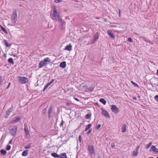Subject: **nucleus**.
<instances>
[{
	"mask_svg": "<svg viewBox=\"0 0 158 158\" xmlns=\"http://www.w3.org/2000/svg\"><path fill=\"white\" fill-rule=\"evenodd\" d=\"M51 61L50 59L48 57H47L43 60H41L39 63L38 67L39 69L43 67L48 64V62Z\"/></svg>",
	"mask_w": 158,
	"mask_h": 158,
	"instance_id": "f257e3e1",
	"label": "nucleus"
},
{
	"mask_svg": "<svg viewBox=\"0 0 158 158\" xmlns=\"http://www.w3.org/2000/svg\"><path fill=\"white\" fill-rule=\"evenodd\" d=\"M17 128L16 125H13L9 127V132L12 136H16Z\"/></svg>",
	"mask_w": 158,
	"mask_h": 158,
	"instance_id": "f03ea898",
	"label": "nucleus"
},
{
	"mask_svg": "<svg viewBox=\"0 0 158 158\" xmlns=\"http://www.w3.org/2000/svg\"><path fill=\"white\" fill-rule=\"evenodd\" d=\"M17 15L16 11H14L11 17L12 23L13 24V25H12L14 26L16 22L17 21Z\"/></svg>",
	"mask_w": 158,
	"mask_h": 158,
	"instance_id": "7ed1b4c3",
	"label": "nucleus"
},
{
	"mask_svg": "<svg viewBox=\"0 0 158 158\" xmlns=\"http://www.w3.org/2000/svg\"><path fill=\"white\" fill-rule=\"evenodd\" d=\"M52 16L54 18V19L56 20H58L59 21L60 19H61L59 13H58L57 10L56 9L54 10Z\"/></svg>",
	"mask_w": 158,
	"mask_h": 158,
	"instance_id": "20e7f679",
	"label": "nucleus"
},
{
	"mask_svg": "<svg viewBox=\"0 0 158 158\" xmlns=\"http://www.w3.org/2000/svg\"><path fill=\"white\" fill-rule=\"evenodd\" d=\"M18 80L21 84H25L28 81L27 78L24 77H18Z\"/></svg>",
	"mask_w": 158,
	"mask_h": 158,
	"instance_id": "39448f33",
	"label": "nucleus"
},
{
	"mask_svg": "<svg viewBox=\"0 0 158 158\" xmlns=\"http://www.w3.org/2000/svg\"><path fill=\"white\" fill-rule=\"evenodd\" d=\"M59 22L60 23V28L61 30H63L65 28V25L66 24L65 22H63L62 19H60L59 21Z\"/></svg>",
	"mask_w": 158,
	"mask_h": 158,
	"instance_id": "423d86ee",
	"label": "nucleus"
},
{
	"mask_svg": "<svg viewBox=\"0 0 158 158\" xmlns=\"http://www.w3.org/2000/svg\"><path fill=\"white\" fill-rule=\"evenodd\" d=\"M102 114L103 115L107 118H109L110 117L109 114L107 111L104 109H102Z\"/></svg>",
	"mask_w": 158,
	"mask_h": 158,
	"instance_id": "0eeeda50",
	"label": "nucleus"
},
{
	"mask_svg": "<svg viewBox=\"0 0 158 158\" xmlns=\"http://www.w3.org/2000/svg\"><path fill=\"white\" fill-rule=\"evenodd\" d=\"M111 110L113 112L117 114L118 112V109L115 105H112L111 106Z\"/></svg>",
	"mask_w": 158,
	"mask_h": 158,
	"instance_id": "6e6552de",
	"label": "nucleus"
},
{
	"mask_svg": "<svg viewBox=\"0 0 158 158\" xmlns=\"http://www.w3.org/2000/svg\"><path fill=\"white\" fill-rule=\"evenodd\" d=\"M13 107L12 106H11L8 110L6 111V114L5 116V118H7L10 113L12 112L13 110Z\"/></svg>",
	"mask_w": 158,
	"mask_h": 158,
	"instance_id": "1a4fd4ad",
	"label": "nucleus"
},
{
	"mask_svg": "<svg viewBox=\"0 0 158 158\" xmlns=\"http://www.w3.org/2000/svg\"><path fill=\"white\" fill-rule=\"evenodd\" d=\"M139 148V146H137L136 148L134 150L132 156H136L138 155V152Z\"/></svg>",
	"mask_w": 158,
	"mask_h": 158,
	"instance_id": "9d476101",
	"label": "nucleus"
},
{
	"mask_svg": "<svg viewBox=\"0 0 158 158\" xmlns=\"http://www.w3.org/2000/svg\"><path fill=\"white\" fill-rule=\"evenodd\" d=\"M88 149L91 154H93L94 152V147L93 145H89Z\"/></svg>",
	"mask_w": 158,
	"mask_h": 158,
	"instance_id": "9b49d317",
	"label": "nucleus"
},
{
	"mask_svg": "<svg viewBox=\"0 0 158 158\" xmlns=\"http://www.w3.org/2000/svg\"><path fill=\"white\" fill-rule=\"evenodd\" d=\"M54 80L52 79L50 82H48L47 83L46 85L44 87L43 91H45L48 88V87L54 81Z\"/></svg>",
	"mask_w": 158,
	"mask_h": 158,
	"instance_id": "f8f14e48",
	"label": "nucleus"
},
{
	"mask_svg": "<svg viewBox=\"0 0 158 158\" xmlns=\"http://www.w3.org/2000/svg\"><path fill=\"white\" fill-rule=\"evenodd\" d=\"M52 112V106H51L48 110V117L49 118H50L51 117V114Z\"/></svg>",
	"mask_w": 158,
	"mask_h": 158,
	"instance_id": "ddd939ff",
	"label": "nucleus"
},
{
	"mask_svg": "<svg viewBox=\"0 0 158 158\" xmlns=\"http://www.w3.org/2000/svg\"><path fill=\"white\" fill-rule=\"evenodd\" d=\"M107 33L112 38H115L114 36L112 30H108L107 31Z\"/></svg>",
	"mask_w": 158,
	"mask_h": 158,
	"instance_id": "4468645a",
	"label": "nucleus"
},
{
	"mask_svg": "<svg viewBox=\"0 0 158 158\" xmlns=\"http://www.w3.org/2000/svg\"><path fill=\"white\" fill-rule=\"evenodd\" d=\"M151 149L153 152L158 153V149L154 146H152L151 148Z\"/></svg>",
	"mask_w": 158,
	"mask_h": 158,
	"instance_id": "2eb2a0df",
	"label": "nucleus"
},
{
	"mask_svg": "<svg viewBox=\"0 0 158 158\" xmlns=\"http://www.w3.org/2000/svg\"><path fill=\"white\" fill-rule=\"evenodd\" d=\"M66 66V62L65 61H63L61 62L59 65V66L62 68H64Z\"/></svg>",
	"mask_w": 158,
	"mask_h": 158,
	"instance_id": "dca6fc26",
	"label": "nucleus"
},
{
	"mask_svg": "<svg viewBox=\"0 0 158 158\" xmlns=\"http://www.w3.org/2000/svg\"><path fill=\"white\" fill-rule=\"evenodd\" d=\"M127 127L126 124H123L121 128V131L122 132L124 133L126 131V127Z\"/></svg>",
	"mask_w": 158,
	"mask_h": 158,
	"instance_id": "f3484780",
	"label": "nucleus"
},
{
	"mask_svg": "<svg viewBox=\"0 0 158 158\" xmlns=\"http://www.w3.org/2000/svg\"><path fill=\"white\" fill-rule=\"evenodd\" d=\"M99 38V34L98 32L96 33L94 36V43L97 41Z\"/></svg>",
	"mask_w": 158,
	"mask_h": 158,
	"instance_id": "a211bd4d",
	"label": "nucleus"
},
{
	"mask_svg": "<svg viewBox=\"0 0 158 158\" xmlns=\"http://www.w3.org/2000/svg\"><path fill=\"white\" fill-rule=\"evenodd\" d=\"M59 158H67L65 153H63L59 155Z\"/></svg>",
	"mask_w": 158,
	"mask_h": 158,
	"instance_id": "6ab92c4d",
	"label": "nucleus"
},
{
	"mask_svg": "<svg viewBox=\"0 0 158 158\" xmlns=\"http://www.w3.org/2000/svg\"><path fill=\"white\" fill-rule=\"evenodd\" d=\"M72 46L70 44L69 45H67L64 50L70 51L72 50Z\"/></svg>",
	"mask_w": 158,
	"mask_h": 158,
	"instance_id": "aec40b11",
	"label": "nucleus"
},
{
	"mask_svg": "<svg viewBox=\"0 0 158 158\" xmlns=\"http://www.w3.org/2000/svg\"><path fill=\"white\" fill-rule=\"evenodd\" d=\"M25 136L26 138L28 139L30 138V133L28 131H25Z\"/></svg>",
	"mask_w": 158,
	"mask_h": 158,
	"instance_id": "412c9836",
	"label": "nucleus"
},
{
	"mask_svg": "<svg viewBox=\"0 0 158 158\" xmlns=\"http://www.w3.org/2000/svg\"><path fill=\"white\" fill-rule=\"evenodd\" d=\"M4 41L6 47H10L11 46V44H9L6 40H4Z\"/></svg>",
	"mask_w": 158,
	"mask_h": 158,
	"instance_id": "4be33fe9",
	"label": "nucleus"
},
{
	"mask_svg": "<svg viewBox=\"0 0 158 158\" xmlns=\"http://www.w3.org/2000/svg\"><path fill=\"white\" fill-rule=\"evenodd\" d=\"M28 151L27 150L24 151L22 153V155L24 156H27L28 154Z\"/></svg>",
	"mask_w": 158,
	"mask_h": 158,
	"instance_id": "5701e85b",
	"label": "nucleus"
},
{
	"mask_svg": "<svg viewBox=\"0 0 158 158\" xmlns=\"http://www.w3.org/2000/svg\"><path fill=\"white\" fill-rule=\"evenodd\" d=\"M20 120V117H17L16 119L12 121V123H15L17 122H19Z\"/></svg>",
	"mask_w": 158,
	"mask_h": 158,
	"instance_id": "b1692460",
	"label": "nucleus"
},
{
	"mask_svg": "<svg viewBox=\"0 0 158 158\" xmlns=\"http://www.w3.org/2000/svg\"><path fill=\"white\" fill-rule=\"evenodd\" d=\"M91 126V124H89L85 126V131H87L89 129Z\"/></svg>",
	"mask_w": 158,
	"mask_h": 158,
	"instance_id": "393cba45",
	"label": "nucleus"
},
{
	"mask_svg": "<svg viewBox=\"0 0 158 158\" xmlns=\"http://www.w3.org/2000/svg\"><path fill=\"white\" fill-rule=\"evenodd\" d=\"M51 155L54 158H59V155L56 153H52L51 154Z\"/></svg>",
	"mask_w": 158,
	"mask_h": 158,
	"instance_id": "a878e982",
	"label": "nucleus"
},
{
	"mask_svg": "<svg viewBox=\"0 0 158 158\" xmlns=\"http://www.w3.org/2000/svg\"><path fill=\"white\" fill-rule=\"evenodd\" d=\"M8 61L9 63H10V64H13L14 63L13 59L11 58H9L8 59Z\"/></svg>",
	"mask_w": 158,
	"mask_h": 158,
	"instance_id": "bb28decb",
	"label": "nucleus"
},
{
	"mask_svg": "<svg viewBox=\"0 0 158 158\" xmlns=\"http://www.w3.org/2000/svg\"><path fill=\"white\" fill-rule=\"evenodd\" d=\"M0 27L1 29L5 33H7V32L6 30V29L2 27V25H0Z\"/></svg>",
	"mask_w": 158,
	"mask_h": 158,
	"instance_id": "cd10ccee",
	"label": "nucleus"
},
{
	"mask_svg": "<svg viewBox=\"0 0 158 158\" xmlns=\"http://www.w3.org/2000/svg\"><path fill=\"white\" fill-rule=\"evenodd\" d=\"M99 101L102 103L104 105H105L106 103V100L104 98H101L99 100Z\"/></svg>",
	"mask_w": 158,
	"mask_h": 158,
	"instance_id": "c85d7f7f",
	"label": "nucleus"
},
{
	"mask_svg": "<svg viewBox=\"0 0 158 158\" xmlns=\"http://www.w3.org/2000/svg\"><path fill=\"white\" fill-rule=\"evenodd\" d=\"M0 152L2 154L5 155L6 153V151L5 150L2 149L0 150Z\"/></svg>",
	"mask_w": 158,
	"mask_h": 158,
	"instance_id": "c756f323",
	"label": "nucleus"
},
{
	"mask_svg": "<svg viewBox=\"0 0 158 158\" xmlns=\"http://www.w3.org/2000/svg\"><path fill=\"white\" fill-rule=\"evenodd\" d=\"M3 81V79L2 76H0V87L1 86L2 84V82Z\"/></svg>",
	"mask_w": 158,
	"mask_h": 158,
	"instance_id": "7c9ffc66",
	"label": "nucleus"
},
{
	"mask_svg": "<svg viewBox=\"0 0 158 158\" xmlns=\"http://www.w3.org/2000/svg\"><path fill=\"white\" fill-rule=\"evenodd\" d=\"M152 143L150 142L149 143L146 145L145 148L147 149H148L152 145Z\"/></svg>",
	"mask_w": 158,
	"mask_h": 158,
	"instance_id": "2f4dec72",
	"label": "nucleus"
},
{
	"mask_svg": "<svg viewBox=\"0 0 158 158\" xmlns=\"http://www.w3.org/2000/svg\"><path fill=\"white\" fill-rule=\"evenodd\" d=\"M24 130L25 131H28V127L27 126L26 124H24Z\"/></svg>",
	"mask_w": 158,
	"mask_h": 158,
	"instance_id": "473e14b6",
	"label": "nucleus"
},
{
	"mask_svg": "<svg viewBox=\"0 0 158 158\" xmlns=\"http://www.w3.org/2000/svg\"><path fill=\"white\" fill-rule=\"evenodd\" d=\"M91 116V114H87L85 115V118L87 119H89Z\"/></svg>",
	"mask_w": 158,
	"mask_h": 158,
	"instance_id": "72a5a7b5",
	"label": "nucleus"
},
{
	"mask_svg": "<svg viewBox=\"0 0 158 158\" xmlns=\"http://www.w3.org/2000/svg\"><path fill=\"white\" fill-rule=\"evenodd\" d=\"M11 148V146L9 145H7L6 147V149L7 151H9L10 150Z\"/></svg>",
	"mask_w": 158,
	"mask_h": 158,
	"instance_id": "f704fd0d",
	"label": "nucleus"
},
{
	"mask_svg": "<svg viewBox=\"0 0 158 158\" xmlns=\"http://www.w3.org/2000/svg\"><path fill=\"white\" fill-rule=\"evenodd\" d=\"M87 89L90 92H91L94 90V88L93 87H90Z\"/></svg>",
	"mask_w": 158,
	"mask_h": 158,
	"instance_id": "c9c22d12",
	"label": "nucleus"
},
{
	"mask_svg": "<svg viewBox=\"0 0 158 158\" xmlns=\"http://www.w3.org/2000/svg\"><path fill=\"white\" fill-rule=\"evenodd\" d=\"M131 82L135 86H136V87H138L139 86L138 85L136 84L135 82H134L133 81H131Z\"/></svg>",
	"mask_w": 158,
	"mask_h": 158,
	"instance_id": "e433bc0d",
	"label": "nucleus"
},
{
	"mask_svg": "<svg viewBox=\"0 0 158 158\" xmlns=\"http://www.w3.org/2000/svg\"><path fill=\"white\" fill-rule=\"evenodd\" d=\"M92 129H90L87 132V135H89L92 131Z\"/></svg>",
	"mask_w": 158,
	"mask_h": 158,
	"instance_id": "4c0bfd02",
	"label": "nucleus"
},
{
	"mask_svg": "<svg viewBox=\"0 0 158 158\" xmlns=\"http://www.w3.org/2000/svg\"><path fill=\"white\" fill-rule=\"evenodd\" d=\"M128 41L130 42H132L133 41L132 40V39L131 38V37L128 38Z\"/></svg>",
	"mask_w": 158,
	"mask_h": 158,
	"instance_id": "58836bf2",
	"label": "nucleus"
},
{
	"mask_svg": "<svg viewBox=\"0 0 158 158\" xmlns=\"http://www.w3.org/2000/svg\"><path fill=\"white\" fill-rule=\"evenodd\" d=\"M154 98L157 102H158V95L155 96L154 97Z\"/></svg>",
	"mask_w": 158,
	"mask_h": 158,
	"instance_id": "ea45409f",
	"label": "nucleus"
},
{
	"mask_svg": "<svg viewBox=\"0 0 158 158\" xmlns=\"http://www.w3.org/2000/svg\"><path fill=\"white\" fill-rule=\"evenodd\" d=\"M61 1L60 0H54V2L56 3H58Z\"/></svg>",
	"mask_w": 158,
	"mask_h": 158,
	"instance_id": "a19ab883",
	"label": "nucleus"
},
{
	"mask_svg": "<svg viewBox=\"0 0 158 158\" xmlns=\"http://www.w3.org/2000/svg\"><path fill=\"white\" fill-rule=\"evenodd\" d=\"M101 127V125L100 124H98L96 127V129H99Z\"/></svg>",
	"mask_w": 158,
	"mask_h": 158,
	"instance_id": "79ce46f5",
	"label": "nucleus"
},
{
	"mask_svg": "<svg viewBox=\"0 0 158 158\" xmlns=\"http://www.w3.org/2000/svg\"><path fill=\"white\" fill-rule=\"evenodd\" d=\"M64 123V121L63 120H62L61 123L60 124V126L61 127L63 126Z\"/></svg>",
	"mask_w": 158,
	"mask_h": 158,
	"instance_id": "37998d69",
	"label": "nucleus"
},
{
	"mask_svg": "<svg viewBox=\"0 0 158 158\" xmlns=\"http://www.w3.org/2000/svg\"><path fill=\"white\" fill-rule=\"evenodd\" d=\"M24 148L25 149H29L30 148V146L28 145L27 146H26L24 147Z\"/></svg>",
	"mask_w": 158,
	"mask_h": 158,
	"instance_id": "c03bdc74",
	"label": "nucleus"
},
{
	"mask_svg": "<svg viewBox=\"0 0 158 158\" xmlns=\"http://www.w3.org/2000/svg\"><path fill=\"white\" fill-rule=\"evenodd\" d=\"M111 146L112 148H114L115 146V144L114 143H112L111 144Z\"/></svg>",
	"mask_w": 158,
	"mask_h": 158,
	"instance_id": "a18cd8bd",
	"label": "nucleus"
},
{
	"mask_svg": "<svg viewBox=\"0 0 158 158\" xmlns=\"http://www.w3.org/2000/svg\"><path fill=\"white\" fill-rule=\"evenodd\" d=\"M81 136L80 135L79 136V139L80 142H81Z\"/></svg>",
	"mask_w": 158,
	"mask_h": 158,
	"instance_id": "49530a36",
	"label": "nucleus"
},
{
	"mask_svg": "<svg viewBox=\"0 0 158 158\" xmlns=\"http://www.w3.org/2000/svg\"><path fill=\"white\" fill-rule=\"evenodd\" d=\"M10 83H9V84H8V85L7 87V88H6V89H8V88H9V86H10Z\"/></svg>",
	"mask_w": 158,
	"mask_h": 158,
	"instance_id": "de8ad7c7",
	"label": "nucleus"
},
{
	"mask_svg": "<svg viewBox=\"0 0 158 158\" xmlns=\"http://www.w3.org/2000/svg\"><path fill=\"white\" fill-rule=\"evenodd\" d=\"M66 104L68 106H69L70 105V103L69 102H67L66 103Z\"/></svg>",
	"mask_w": 158,
	"mask_h": 158,
	"instance_id": "09e8293b",
	"label": "nucleus"
},
{
	"mask_svg": "<svg viewBox=\"0 0 158 158\" xmlns=\"http://www.w3.org/2000/svg\"><path fill=\"white\" fill-rule=\"evenodd\" d=\"M12 139H11L10 140L9 142V144H12Z\"/></svg>",
	"mask_w": 158,
	"mask_h": 158,
	"instance_id": "8fccbe9b",
	"label": "nucleus"
},
{
	"mask_svg": "<svg viewBox=\"0 0 158 158\" xmlns=\"http://www.w3.org/2000/svg\"><path fill=\"white\" fill-rule=\"evenodd\" d=\"M74 99H75V100H76L77 101H79V99L77 98H74Z\"/></svg>",
	"mask_w": 158,
	"mask_h": 158,
	"instance_id": "3c124183",
	"label": "nucleus"
},
{
	"mask_svg": "<svg viewBox=\"0 0 158 158\" xmlns=\"http://www.w3.org/2000/svg\"><path fill=\"white\" fill-rule=\"evenodd\" d=\"M118 11H119V16L120 17V11H121V10L120 9H119L118 10Z\"/></svg>",
	"mask_w": 158,
	"mask_h": 158,
	"instance_id": "603ef678",
	"label": "nucleus"
},
{
	"mask_svg": "<svg viewBox=\"0 0 158 158\" xmlns=\"http://www.w3.org/2000/svg\"><path fill=\"white\" fill-rule=\"evenodd\" d=\"M133 99L135 100H136L137 99V98L135 97H133Z\"/></svg>",
	"mask_w": 158,
	"mask_h": 158,
	"instance_id": "864d4df0",
	"label": "nucleus"
},
{
	"mask_svg": "<svg viewBox=\"0 0 158 158\" xmlns=\"http://www.w3.org/2000/svg\"><path fill=\"white\" fill-rule=\"evenodd\" d=\"M104 21L105 22H107V19H104Z\"/></svg>",
	"mask_w": 158,
	"mask_h": 158,
	"instance_id": "5fc2aeb1",
	"label": "nucleus"
},
{
	"mask_svg": "<svg viewBox=\"0 0 158 158\" xmlns=\"http://www.w3.org/2000/svg\"><path fill=\"white\" fill-rule=\"evenodd\" d=\"M156 74L158 75V69L157 70V72Z\"/></svg>",
	"mask_w": 158,
	"mask_h": 158,
	"instance_id": "6e6d98bb",
	"label": "nucleus"
},
{
	"mask_svg": "<svg viewBox=\"0 0 158 158\" xmlns=\"http://www.w3.org/2000/svg\"><path fill=\"white\" fill-rule=\"evenodd\" d=\"M96 18V19H99V17H96V18Z\"/></svg>",
	"mask_w": 158,
	"mask_h": 158,
	"instance_id": "4d7b16f0",
	"label": "nucleus"
},
{
	"mask_svg": "<svg viewBox=\"0 0 158 158\" xmlns=\"http://www.w3.org/2000/svg\"><path fill=\"white\" fill-rule=\"evenodd\" d=\"M14 56L15 57H17V56L16 55H15V54H13L12 55Z\"/></svg>",
	"mask_w": 158,
	"mask_h": 158,
	"instance_id": "13d9d810",
	"label": "nucleus"
},
{
	"mask_svg": "<svg viewBox=\"0 0 158 158\" xmlns=\"http://www.w3.org/2000/svg\"><path fill=\"white\" fill-rule=\"evenodd\" d=\"M96 104L98 106V104L97 102L96 103Z\"/></svg>",
	"mask_w": 158,
	"mask_h": 158,
	"instance_id": "bf43d9fd",
	"label": "nucleus"
},
{
	"mask_svg": "<svg viewBox=\"0 0 158 158\" xmlns=\"http://www.w3.org/2000/svg\"><path fill=\"white\" fill-rule=\"evenodd\" d=\"M148 158H154L153 157H148Z\"/></svg>",
	"mask_w": 158,
	"mask_h": 158,
	"instance_id": "052dcab7",
	"label": "nucleus"
},
{
	"mask_svg": "<svg viewBox=\"0 0 158 158\" xmlns=\"http://www.w3.org/2000/svg\"><path fill=\"white\" fill-rule=\"evenodd\" d=\"M138 97L139 98H140V96H139V95H138Z\"/></svg>",
	"mask_w": 158,
	"mask_h": 158,
	"instance_id": "680f3d73",
	"label": "nucleus"
},
{
	"mask_svg": "<svg viewBox=\"0 0 158 158\" xmlns=\"http://www.w3.org/2000/svg\"><path fill=\"white\" fill-rule=\"evenodd\" d=\"M5 57H6V55H5Z\"/></svg>",
	"mask_w": 158,
	"mask_h": 158,
	"instance_id": "e2e57ef3",
	"label": "nucleus"
},
{
	"mask_svg": "<svg viewBox=\"0 0 158 158\" xmlns=\"http://www.w3.org/2000/svg\"><path fill=\"white\" fill-rule=\"evenodd\" d=\"M20 6H21V4H20Z\"/></svg>",
	"mask_w": 158,
	"mask_h": 158,
	"instance_id": "0e129e2a",
	"label": "nucleus"
},
{
	"mask_svg": "<svg viewBox=\"0 0 158 158\" xmlns=\"http://www.w3.org/2000/svg\"><path fill=\"white\" fill-rule=\"evenodd\" d=\"M156 158H158V156L156 157Z\"/></svg>",
	"mask_w": 158,
	"mask_h": 158,
	"instance_id": "69168bd1",
	"label": "nucleus"
}]
</instances>
